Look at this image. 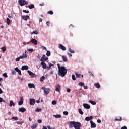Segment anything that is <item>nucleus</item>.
Returning <instances> with one entry per match:
<instances>
[{
	"mask_svg": "<svg viewBox=\"0 0 129 129\" xmlns=\"http://www.w3.org/2000/svg\"><path fill=\"white\" fill-rule=\"evenodd\" d=\"M57 66H58V74L59 76H61V77H64L66 74H67V71H68L65 67L60 66V64H57Z\"/></svg>",
	"mask_w": 129,
	"mask_h": 129,
	"instance_id": "obj_1",
	"label": "nucleus"
},
{
	"mask_svg": "<svg viewBox=\"0 0 129 129\" xmlns=\"http://www.w3.org/2000/svg\"><path fill=\"white\" fill-rule=\"evenodd\" d=\"M18 3L21 7H23V6L28 5V4H29V2L26 1L25 0H18Z\"/></svg>",
	"mask_w": 129,
	"mask_h": 129,
	"instance_id": "obj_2",
	"label": "nucleus"
},
{
	"mask_svg": "<svg viewBox=\"0 0 129 129\" xmlns=\"http://www.w3.org/2000/svg\"><path fill=\"white\" fill-rule=\"evenodd\" d=\"M41 89H42V90H44V95H48V94L50 93V89L49 88H46V87H42L41 88Z\"/></svg>",
	"mask_w": 129,
	"mask_h": 129,
	"instance_id": "obj_3",
	"label": "nucleus"
},
{
	"mask_svg": "<svg viewBox=\"0 0 129 129\" xmlns=\"http://www.w3.org/2000/svg\"><path fill=\"white\" fill-rule=\"evenodd\" d=\"M74 125L75 129H80V127H81V123L78 122H75Z\"/></svg>",
	"mask_w": 129,
	"mask_h": 129,
	"instance_id": "obj_4",
	"label": "nucleus"
},
{
	"mask_svg": "<svg viewBox=\"0 0 129 129\" xmlns=\"http://www.w3.org/2000/svg\"><path fill=\"white\" fill-rule=\"evenodd\" d=\"M48 60H49V58L46 57V55H45V54H43L42 57L40 59L41 62H46V61H48Z\"/></svg>",
	"mask_w": 129,
	"mask_h": 129,
	"instance_id": "obj_5",
	"label": "nucleus"
},
{
	"mask_svg": "<svg viewBox=\"0 0 129 129\" xmlns=\"http://www.w3.org/2000/svg\"><path fill=\"white\" fill-rule=\"evenodd\" d=\"M31 42L32 44H33V45H38V41L36 40V39L32 38L31 40Z\"/></svg>",
	"mask_w": 129,
	"mask_h": 129,
	"instance_id": "obj_6",
	"label": "nucleus"
},
{
	"mask_svg": "<svg viewBox=\"0 0 129 129\" xmlns=\"http://www.w3.org/2000/svg\"><path fill=\"white\" fill-rule=\"evenodd\" d=\"M22 18L23 20H24V21H27L30 19V16H29V15H23Z\"/></svg>",
	"mask_w": 129,
	"mask_h": 129,
	"instance_id": "obj_7",
	"label": "nucleus"
},
{
	"mask_svg": "<svg viewBox=\"0 0 129 129\" xmlns=\"http://www.w3.org/2000/svg\"><path fill=\"white\" fill-rule=\"evenodd\" d=\"M27 72H28L29 75H30V76H31V77H36V75L35 74V73H34L29 70L27 71Z\"/></svg>",
	"mask_w": 129,
	"mask_h": 129,
	"instance_id": "obj_8",
	"label": "nucleus"
},
{
	"mask_svg": "<svg viewBox=\"0 0 129 129\" xmlns=\"http://www.w3.org/2000/svg\"><path fill=\"white\" fill-rule=\"evenodd\" d=\"M35 103H36V100L34 99H30V105H35Z\"/></svg>",
	"mask_w": 129,
	"mask_h": 129,
	"instance_id": "obj_9",
	"label": "nucleus"
},
{
	"mask_svg": "<svg viewBox=\"0 0 129 129\" xmlns=\"http://www.w3.org/2000/svg\"><path fill=\"white\" fill-rule=\"evenodd\" d=\"M90 123H91V128H95L96 127V124L95 123L93 122L92 121H90Z\"/></svg>",
	"mask_w": 129,
	"mask_h": 129,
	"instance_id": "obj_10",
	"label": "nucleus"
},
{
	"mask_svg": "<svg viewBox=\"0 0 129 129\" xmlns=\"http://www.w3.org/2000/svg\"><path fill=\"white\" fill-rule=\"evenodd\" d=\"M92 119H93V116H90V117H86L85 120H86V121H89Z\"/></svg>",
	"mask_w": 129,
	"mask_h": 129,
	"instance_id": "obj_11",
	"label": "nucleus"
},
{
	"mask_svg": "<svg viewBox=\"0 0 129 129\" xmlns=\"http://www.w3.org/2000/svg\"><path fill=\"white\" fill-rule=\"evenodd\" d=\"M14 70L16 71V72H18L19 75H22V72L20 71V69H19V68L16 67L14 69Z\"/></svg>",
	"mask_w": 129,
	"mask_h": 129,
	"instance_id": "obj_12",
	"label": "nucleus"
},
{
	"mask_svg": "<svg viewBox=\"0 0 129 129\" xmlns=\"http://www.w3.org/2000/svg\"><path fill=\"white\" fill-rule=\"evenodd\" d=\"M58 48L59 49H61V50H62V51H66V47L64 46H63V45L62 44H60L58 46Z\"/></svg>",
	"mask_w": 129,
	"mask_h": 129,
	"instance_id": "obj_13",
	"label": "nucleus"
},
{
	"mask_svg": "<svg viewBox=\"0 0 129 129\" xmlns=\"http://www.w3.org/2000/svg\"><path fill=\"white\" fill-rule=\"evenodd\" d=\"M24 103V99L23 97H20V100L18 102V105H22Z\"/></svg>",
	"mask_w": 129,
	"mask_h": 129,
	"instance_id": "obj_14",
	"label": "nucleus"
},
{
	"mask_svg": "<svg viewBox=\"0 0 129 129\" xmlns=\"http://www.w3.org/2000/svg\"><path fill=\"white\" fill-rule=\"evenodd\" d=\"M40 64L42 66V68L43 69H46V68H47V64H46V63H45L44 61H41Z\"/></svg>",
	"mask_w": 129,
	"mask_h": 129,
	"instance_id": "obj_15",
	"label": "nucleus"
},
{
	"mask_svg": "<svg viewBox=\"0 0 129 129\" xmlns=\"http://www.w3.org/2000/svg\"><path fill=\"white\" fill-rule=\"evenodd\" d=\"M55 91H57V92H60V84H57L55 87Z\"/></svg>",
	"mask_w": 129,
	"mask_h": 129,
	"instance_id": "obj_16",
	"label": "nucleus"
},
{
	"mask_svg": "<svg viewBox=\"0 0 129 129\" xmlns=\"http://www.w3.org/2000/svg\"><path fill=\"white\" fill-rule=\"evenodd\" d=\"M28 87L29 88H36V86H35V85L32 83L28 84Z\"/></svg>",
	"mask_w": 129,
	"mask_h": 129,
	"instance_id": "obj_17",
	"label": "nucleus"
},
{
	"mask_svg": "<svg viewBox=\"0 0 129 129\" xmlns=\"http://www.w3.org/2000/svg\"><path fill=\"white\" fill-rule=\"evenodd\" d=\"M19 112H26V108H24V107H21L19 109Z\"/></svg>",
	"mask_w": 129,
	"mask_h": 129,
	"instance_id": "obj_18",
	"label": "nucleus"
},
{
	"mask_svg": "<svg viewBox=\"0 0 129 129\" xmlns=\"http://www.w3.org/2000/svg\"><path fill=\"white\" fill-rule=\"evenodd\" d=\"M29 69V67L28 66H23L21 68L22 71L28 70Z\"/></svg>",
	"mask_w": 129,
	"mask_h": 129,
	"instance_id": "obj_19",
	"label": "nucleus"
},
{
	"mask_svg": "<svg viewBox=\"0 0 129 129\" xmlns=\"http://www.w3.org/2000/svg\"><path fill=\"white\" fill-rule=\"evenodd\" d=\"M83 106L84 108H86V109H89L90 108V105L87 104H83Z\"/></svg>",
	"mask_w": 129,
	"mask_h": 129,
	"instance_id": "obj_20",
	"label": "nucleus"
},
{
	"mask_svg": "<svg viewBox=\"0 0 129 129\" xmlns=\"http://www.w3.org/2000/svg\"><path fill=\"white\" fill-rule=\"evenodd\" d=\"M75 121H71L70 122V126L69 127H71L72 128V127H74V124H75Z\"/></svg>",
	"mask_w": 129,
	"mask_h": 129,
	"instance_id": "obj_21",
	"label": "nucleus"
},
{
	"mask_svg": "<svg viewBox=\"0 0 129 129\" xmlns=\"http://www.w3.org/2000/svg\"><path fill=\"white\" fill-rule=\"evenodd\" d=\"M115 120H116V121H121L122 118L120 116H117L115 118Z\"/></svg>",
	"mask_w": 129,
	"mask_h": 129,
	"instance_id": "obj_22",
	"label": "nucleus"
},
{
	"mask_svg": "<svg viewBox=\"0 0 129 129\" xmlns=\"http://www.w3.org/2000/svg\"><path fill=\"white\" fill-rule=\"evenodd\" d=\"M62 59L63 62H67V61H68V59L67 58V57H66V56L62 55Z\"/></svg>",
	"mask_w": 129,
	"mask_h": 129,
	"instance_id": "obj_23",
	"label": "nucleus"
},
{
	"mask_svg": "<svg viewBox=\"0 0 129 129\" xmlns=\"http://www.w3.org/2000/svg\"><path fill=\"white\" fill-rule=\"evenodd\" d=\"M20 57H23V59L27 58L28 57V55H27V51H25V52L23 53L22 56Z\"/></svg>",
	"mask_w": 129,
	"mask_h": 129,
	"instance_id": "obj_24",
	"label": "nucleus"
},
{
	"mask_svg": "<svg viewBox=\"0 0 129 129\" xmlns=\"http://www.w3.org/2000/svg\"><path fill=\"white\" fill-rule=\"evenodd\" d=\"M9 102H10L9 106H10V107H12V106H15V103H14L13 101H10Z\"/></svg>",
	"mask_w": 129,
	"mask_h": 129,
	"instance_id": "obj_25",
	"label": "nucleus"
},
{
	"mask_svg": "<svg viewBox=\"0 0 129 129\" xmlns=\"http://www.w3.org/2000/svg\"><path fill=\"white\" fill-rule=\"evenodd\" d=\"M94 86H95V87H96V88H100V84L98 83H95Z\"/></svg>",
	"mask_w": 129,
	"mask_h": 129,
	"instance_id": "obj_26",
	"label": "nucleus"
},
{
	"mask_svg": "<svg viewBox=\"0 0 129 129\" xmlns=\"http://www.w3.org/2000/svg\"><path fill=\"white\" fill-rule=\"evenodd\" d=\"M53 116L55 118H61V115L60 114L53 115Z\"/></svg>",
	"mask_w": 129,
	"mask_h": 129,
	"instance_id": "obj_27",
	"label": "nucleus"
},
{
	"mask_svg": "<svg viewBox=\"0 0 129 129\" xmlns=\"http://www.w3.org/2000/svg\"><path fill=\"white\" fill-rule=\"evenodd\" d=\"M21 59H24V57H17L16 59H15V61L16 62H19V61H20V60H21Z\"/></svg>",
	"mask_w": 129,
	"mask_h": 129,
	"instance_id": "obj_28",
	"label": "nucleus"
},
{
	"mask_svg": "<svg viewBox=\"0 0 129 129\" xmlns=\"http://www.w3.org/2000/svg\"><path fill=\"white\" fill-rule=\"evenodd\" d=\"M68 51L70 52V53H71L72 54H73L75 53L74 50H72V49H71V48H69Z\"/></svg>",
	"mask_w": 129,
	"mask_h": 129,
	"instance_id": "obj_29",
	"label": "nucleus"
},
{
	"mask_svg": "<svg viewBox=\"0 0 129 129\" xmlns=\"http://www.w3.org/2000/svg\"><path fill=\"white\" fill-rule=\"evenodd\" d=\"M28 8L30 9H34V8H35V5L33 4H31L30 5L28 6Z\"/></svg>",
	"mask_w": 129,
	"mask_h": 129,
	"instance_id": "obj_30",
	"label": "nucleus"
},
{
	"mask_svg": "<svg viewBox=\"0 0 129 129\" xmlns=\"http://www.w3.org/2000/svg\"><path fill=\"white\" fill-rule=\"evenodd\" d=\"M89 102L91 103V104H92V105H95L96 104V102L90 100Z\"/></svg>",
	"mask_w": 129,
	"mask_h": 129,
	"instance_id": "obj_31",
	"label": "nucleus"
},
{
	"mask_svg": "<svg viewBox=\"0 0 129 129\" xmlns=\"http://www.w3.org/2000/svg\"><path fill=\"white\" fill-rule=\"evenodd\" d=\"M6 23L8 25H10V24H11V20H10V19H9V18H7Z\"/></svg>",
	"mask_w": 129,
	"mask_h": 129,
	"instance_id": "obj_32",
	"label": "nucleus"
},
{
	"mask_svg": "<svg viewBox=\"0 0 129 129\" xmlns=\"http://www.w3.org/2000/svg\"><path fill=\"white\" fill-rule=\"evenodd\" d=\"M37 126H38V124H33L32 126H31V128L32 129L36 128Z\"/></svg>",
	"mask_w": 129,
	"mask_h": 129,
	"instance_id": "obj_33",
	"label": "nucleus"
},
{
	"mask_svg": "<svg viewBox=\"0 0 129 129\" xmlns=\"http://www.w3.org/2000/svg\"><path fill=\"white\" fill-rule=\"evenodd\" d=\"M46 56H47V57H50V56H51V51H47Z\"/></svg>",
	"mask_w": 129,
	"mask_h": 129,
	"instance_id": "obj_34",
	"label": "nucleus"
},
{
	"mask_svg": "<svg viewBox=\"0 0 129 129\" xmlns=\"http://www.w3.org/2000/svg\"><path fill=\"white\" fill-rule=\"evenodd\" d=\"M79 113L80 114H81V115H83L84 113L81 109H79Z\"/></svg>",
	"mask_w": 129,
	"mask_h": 129,
	"instance_id": "obj_35",
	"label": "nucleus"
},
{
	"mask_svg": "<svg viewBox=\"0 0 129 129\" xmlns=\"http://www.w3.org/2000/svg\"><path fill=\"white\" fill-rule=\"evenodd\" d=\"M75 75H76V77H77L78 78H80V77H81L80 76H81V74H79L77 73H75Z\"/></svg>",
	"mask_w": 129,
	"mask_h": 129,
	"instance_id": "obj_36",
	"label": "nucleus"
},
{
	"mask_svg": "<svg viewBox=\"0 0 129 129\" xmlns=\"http://www.w3.org/2000/svg\"><path fill=\"white\" fill-rule=\"evenodd\" d=\"M33 34H35V35H38V34H39V32L37 30H35L32 33H31L32 35H33Z\"/></svg>",
	"mask_w": 129,
	"mask_h": 129,
	"instance_id": "obj_37",
	"label": "nucleus"
},
{
	"mask_svg": "<svg viewBox=\"0 0 129 129\" xmlns=\"http://www.w3.org/2000/svg\"><path fill=\"white\" fill-rule=\"evenodd\" d=\"M72 80L74 81L76 80V77H75V75H72Z\"/></svg>",
	"mask_w": 129,
	"mask_h": 129,
	"instance_id": "obj_38",
	"label": "nucleus"
},
{
	"mask_svg": "<svg viewBox=\"0 0 129 129\" xmlns=\"http://www.w3.org/2000/svg\"><path fill=\"white\" fill-rule=\"evenodd\" d=\"M47 14H49V15H53L54 14V12L53 11H49L47 12Z\"/></svg>",
	"mask_w": 129,
	"mask_h": 129,
	"instance_id": "obj_39",
	"label": "nucleus"
},
{
	"mask_svg": "<svg viewBox=\"0 0 129 129\" xmlns=\"http://www.w3.org/2000/svg\"><path fill=\"white\" fill-rule=\"evenodd\" d=\"M3 76H4V77H5V78H7L8 77V74H7V73H4L3 74Z\"/></svg>",
	"mask_w": 129,
	"mask_h": 129,
	"instance_id": "obj_40",
	"label": "nucleus"
},
{
	"mask_svg": "<svg viewBox=\"0 0 129 129\" xmlns=\"http://www.w3.org/2000/svg\"><path fill=\"white\" fill-rule=\"evenodd\" d=\"M52 104H53V105H55L57 104V102L55 100H53L52 101Z\"/></svg>",
	"mask_w": 129,
	"mask_h": 129,
	"instance_id": "obj_41",
	"label": "nucleus"
},
{
	"mask_svg": "<svg viewBox=\"0 0 129 129\" xmlns=\"http://www.w3.org/2000/svg\"><path fill=\"white\" fill-rule=\"evenodd\" d=\"M78 85H80V86H84V83L80 82L78 83Z\"/></svg>",
	"mask_w": 129,
	"mask_h": 129,
	"instance_id": "obj_42",
	"label": "nucleus"
},
{
	"mask_svg": "<svg viewBox=\"0 0 129 129\" xmlns=\"http://www.w3.org/2000/svg\"><path fill=\"white\" fill-rule=\"evenodd\" d=\"M8 17L10 18V19H12V18H13V14H9L8 15Z\"/></svg>",
	"mask_w": 129,
	"mask_h": 129,
	"instance_id": "obj_43",
	"label": "nucleus"
},
{
	"mask_svg": "<svg viewBox=\"0 0 129 129\" xmlns=\"http://www.w3.org/2000/svg\"><path fill=\"white\" fill-rule=\"evenodd\" d=\"M23 13H26V14H29V13H30L29 10H23Z\"/></svg>",
	"mask_w": 129,
	"mask_h": 129,
	"instance_id": "obj_44",
	"label": "nucleus"
},
{
	"mask_svg": "<svg viewBox=\"0 0 129 129\" xmlns=\"http://www.w3.org/2000/svg\"><path fill=\"white\" fill-rule=\"evenodd\" d=\"M45 80V77H44V76H42V77H41V78H40V81H44V80Z\"/></svg>",
	"mask_w": 129,
	"mask_h": 129,
	"instance_id": "obj_45",
	"label": "nucleus"
},
{
	"mask_svg": "<svg viewBox=\"0 0 129 129\" xmlns=\"http://www.w3.org/2000/svg\"><path fill=\"white\" fill-rule=\"evenodd\" d=\"M2 51L3 52H6V47L4 46L1 48Z\"/></svg>",
	"mask_w": 129,
	"mask_h": 129,
	"instance_id": "obj_46",
	"label": "nucleus"
},
{
	"mask_svg": "<svg viewBox=\"0 0 129 129\" xmlns=\"http://www.w3.org/2000/svg\"><path fill=\"white\" fill-rule=\"evenodd\" d=\"M6 101H5V100L3 99V98L0 97V103L1 102H5Z\"/></svg>",
	"mask_w": 129,
	"mask_h": 129,
	"instance_id": "obj_47",
	"label": "nucleus"
},
{
	"mask_svg": "<svg viewBox=\"0 0 129 129\" xmlns=\"http://www.w3.org/2000/svg\"><path fill=\"white\" fill-rule=\"evenodd\" d=\"M41 110H42L41 109H39V108H37L36 110H35V111L36 112H39V111H41Z\"/></svg>",
	"mask_w": 129,
	"mask_h": 129,
	"instance_id": "obj_48",
	"label": "nucleus"
},
{
	"mask_svg": "<svg viewBox=\"0 0 129 129\" xmlns=\"http://www.w3.org/2000/svg\"><path fill=\"white\" fill-rule=\"evenodd\" d=\"M27 51H28L29 52H34V49H27Z\"/></svg>",
	"mask_w": 129,
	"mask_h": 129,
	"instance_id": "obj_49",
	"label": "nucleus"
},
{
	"mask_svg": "<svg viewBox=\"0 0 129 129\" xmlns=\"http://www.w3.org/2000/svg\"><path fill=\"white\" fill-rule=\"evenodd\" d=\"M12 119H14V120H18V117H12Z\"/></svg>",
	"mask_w": 129,
	"mask_h": 129,
	"instance_id": "obj_50",
	"label": "nucleus"
},
{
	"mask_svg": "<svg viewBox=\"0 0 129 129\" xmlns=\"http://www.w3.org/2000/svg\"><path fill=\"white\" fill-rule=\"evenodd\" d=\"M63 113L64 115H68V112L67 111H64Z\"/></svg>",
	"mask_w": 129,
	"mask_h": 129,
	"instance_id": "obj_51",
	"label": "nucleus"
},
{
	"mask_svg": "<svg viewBox=\"0 0 129 129\" xmlns=\"http://www.w3.org/2000/svg\"><path fill=\"white\" fill-rule=\"evenodd\" d=\"M46 25H47V27H50V22L49 21H47L46 22Z\"/></svg>",
	"mask_w": 129,
	"mask_h": 129,
	"instance_id": "obj_52",
	"label": "nucleus"
},
{
	"mask_svg": "<svg viewBox=\"0 0 129 129\" xmlns=\"http://www.w3.org/2000/svg\"><path fill=\"white\" fill-rule=\"evenodd\" d=\"M47 128L48 129H55L54 127H51L50 125L47 126Z\"/></svg>",
	"mask_w": 129,
	"mask_h": 129,
	"instance_id": "obj_53",
	"label": "nucleus"
},
{
	"mask_svg": "<svg viewBox=\"0 0 129 129\" xmlns=\"http://www.w3.org/2000/svg\"><path fill=\"white\" fill-rule=\"evenodd\" d=\"M37 122H38V123H42V120L39 119L37 120Z\"/></svg>",
	"mask_w": 129,
	"mask_h": 129,
	"instance_id": "obj_54",
	"label": "nucleus"
},
{
	"mask_svg": "<svg viewBox=\"0 0 129 129\" xmlns=\"http://www.w3.org/2000/svg\"><path fill=\"white\" fill-rule=\"evenodd\" d=\"M97 122H98V123H101V120L100 119H98L97 120Z\"/></svg>",
	"mask_w": 129,
	"mask_h": 129,
	"instance_id": "obj_55",
	"label": "nucleus"
},
{
	"mask_svg": "<svg viewBox=\"0 0 129 129\" xmlns=\"http://www.w3.org/2000/svg\"><path fill=\"white\" fill-rule=\"evenodd\" d=\"M121 129H127V127L124 126L121 128Z\"/></svg>",
	"mask_w": 129,
	"mask_h": 129,
	"instance_id": "obj_56",
	"label": "nucleus"
},
{
	"mask_svg": "<svg viewBox=\"0 0 129 129\" xmlns=\"http://www.w3.org/2000/svg\"><path fill=\"white\" fill-rule=\"evenodd\" d=\"M89 74L91 76H93V74H92V72H89Z\"/></svg>",
	"mask_w": 129,
	"mask_h": 129,
	"instance_id": "obj_57",
	"label": "nucleus"
},
{
	"mask_svg": "<svg viewBox=\"0 0 129 129\" xmlns=\"http://www.w3.org/2000/svg\"><path fill=\"white\" fill-rule=\"evenodd\" d=\"M39 23H42V22H43V19L39 18Z\"/></svg>",
	"mask_w": 129,
	"mask_h": 129,
	"instance_id": "obj_58",
	"label": "nucleus"
},
{
	"mask_svg": "<svg viewBox=\"0 0 129 129\" xmlns=\"http://www.w3.org/2000/svg\"><path fill=\"white\" fill-rule=\"evenodd\" d=\"M54 74V71L52 70L50 72L49 74Z\"/></svg>",
	"mask_w": 129,
	"mask_h": 129,
	"instance_id": "obj_59",
	"label": "nucleus"
},
{
	"mask_svg": "<svg viewBox=\"0 0 129 129\" xmlns=\"http://www.w3.org/2000/svg\"><path fill=\"white\" fill-rule=\"evenodd\" d=\"M87 88H88L87 86H85L84 85V89H87Z\"/></svg>",
	"mask_w": 129,
	"mask_h": 129,
	"instance_id": "obj_60",
	"label": "nucleus"
},
{
	"mask_svg": "<svg viewBox=\"0 0 129 129\" xmlns=\"http://www.w3.org/2000/svg\"><path fill=\"white\" fill-rule=\"evenodd\" d=\"M67 92L69 93V92H70V91H71V90L70 89L68 88V89H67Z\"/></svg>",
	"mask_w": 129,
	"mask_h": 129,
	"instance_id": "obj_61",
	"label": "nucleus"
},
{
	"mask_svg": "<svg viewBox=\"0 0 129 129\" xmlns=\"http://www.w3.org/2000/svg\"><path fill=\"white\" fill-rule=\"evenodd\" d=\"M37 57L38 59H40L41 58V55H40V54H38Z\"/></svg>",
	"mask_w": 129,
	"mask_h": 129,
	"instance_id": "obj_62",
	"label": "nucleus"
},
{
	"mask_svg": "<svg viewBox=\"0 0 129 129\" xmlns=\"http://www.w3.org/2000/svg\"><path fill=\"white\" fill-rule=\"evenodd\" d=\"M12 74L15 75V74H16V71H12Z\"/></svg>",
	"mask_w": 129,
	"mask_h": 129,
	"instance_id": "obj_63",
	"label": "nucleus"
},
{
	"mask_svg": "<svg viewBox=\"0 0 129 129\" xmlns=\"http://www.w3.org/2000/svg\"><path fill=\"white\" fill-rule=\"evenodd\" d=\"M42 129H48L46 126H43Z\"/></svg>",
	"mask_w": 129,
	"mask_h": 129,
	"instance_id": "obj_64",
	"label": "nucleus"
}]
</instances>
